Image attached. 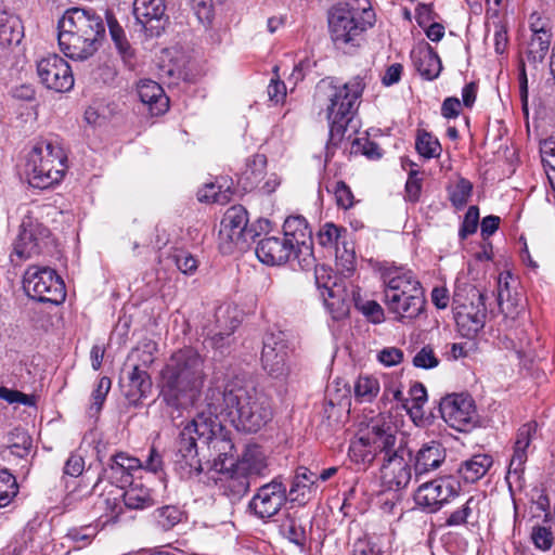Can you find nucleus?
<instances>
[{"instance_id": "e2e57ef3", "label": "nucleus", "mask_w": 555, "mask_h": 555, "mask_svg": "<svg viewBox=\"0 0 555 555\" xmlns=\"http://www.w3.org/2000/svg\"><path fill=\"white\" fill-rule=\"evenodd\" d=\"M328 295L330 299H325L324 301L327 309L332 313L333 319L339 320L346 317L349 311L348 305L344 300L335 298L332 291L328 292Z\"/></svg>"}, {"instance_id": "774afa93", "label": "nucleus", "mask_w": 555, "mask_h": 555, "mask_svg": "<svg viewBox=\"0 0 555 555\" xmlns=\"http://www.w3.org/2000/svg\"><path fill=\"white\" fill-rule=\"evenodd\" d=\"M143 469L153 474H162L164 470V462L160 453L154 448H151L147 459L144 464L142 463Z\"/></svg>"}, {"instance_id": "7c9ffc66", "label": "nucleus", "mask_w": 555, "mask_h": 555, "mask_svg": "<svg viewBox=\"0 0 555 555\" xmlns=\"http://www.w3.org/2000/svg\"><path fill=\"white\" fill-rule=\"evenodd\" d=\"M138 95L152 115L158 116L168 109L169 100L162 86L154 80H141L138 85Z\"/></svg>"}, {"instance_id": "cd10ccee", "label": "nucleus", "mask_w": 555, "mask_h": 555, "mask_svg": "<svg viewBox=\"0 0 555 555\" xmlns=\"http://www.w3.org/2000/svg\"><path fill=\"white\" fill-rule=\"evenodd\" d=\"M411 59L416 72L426 80H435L439 77L442 64L434 49L426 44L411 52Z\"/></svg>"}, {"instance_id": "2f4dec72", "label": "nucleus", "mask_w": 555, "mask_h": 555, "mask_svg": "<svg viewBox=\"0 0 555 555\" xmlns=\"http://www.w3.org/2000/svg\"><path fill=\"white\" fill-rule=\"evenodd\" d=\"M485 501L482 494L470 495L463 504L450 513L446 519V526H475L480 515V505Z\"/></svg>"}, {"instance_id": "bf43d9fd", "label": "nucleus", "mask_w": 555, "mask_h": 555, "mask_svg": "<svg viewBox=\"0 0 555 555\" xmlns=\"http://www.w3.org/2000/svg\"><path fill=\"white\" fill-rule=\"evenodd\" d=\"M190 4L202 24H210L214 16L212 0H189Z\"/></svg>"}, {"instance_id": "dca6fc26", "label": "nucleus", "mask_w": 555, "mask_h": 555, "mask_svg": "<svg viewBox=\"0 0 555 555\" xmlns=\"http://www.w3.org/2000/svg\"><path fill=\"white\" fill-rule=\"evenodd\" d=\"M247 224L248 214L243 206L235 205L225 211L219 230V248L223 254H231L234 247L246 242L248 234L251 235Z\"/></svg>"}, {"instance_id": "4be33fe9", "label": "nucleus", "mask_w": 555, "mask_h": 555, "mask_svg": "<svg viewBox=\"0 0 555 555\" xmlns=\"http://www.w3.org/2000/svg\"><path fill=\"white\" fill-rule=\"evenodd\" d=\"M133 14L149 36H159L166 18L165 0H134Z\"/></svg>"}, {"instance_id": "6ab92c4d", "label": "nucleus", "mask_w": 555, "mask_h": 555, "mask_svg": "<svg viewBox=\"0 0 555 555\" xmlns=\"http://www.w3.org/2000/svg\"><path fill=\"white\" fill-rule=\"evenodd\" d=\"M498 302L506 322H515L525 314L526 301L517 289L511 273H501L498 281Z\"/></svg>"}, {"instance_id": "864d4df0", "label": "nucleus", "mask_w": 555, "mask_h": 555, "mask_svg": "<svg viewBox=\"0 0 555 555\" xmlns=\"http://www.w3.org/2000/svg\"><path fill=\"white\" fill-rule=\"evenodd\" d=\"M553 34L542 31V35H532L529 43V55L533 61L542 62L550 49Z\"/></svg>"}, {"instance_id": "9d476101", "label": "nucleus", "mask_w": 555, "mask_h": 555, "mask_svg": "<svg viewBox=\"0 0 555 555\" xmlns=\"http://www.w3.org/2000/svg\"><path fill=\"white\" fill-rule=\"evenodd\" d=\"M268 468V459L263 449L258 444L245 447L237 460L229 467L223 464L222 472L224 493L232 500L241 499L250 488V480L263 476Z\"/></svg>"}, {"instance_id": "13d9d810", "label": "nucleus", "mask_w": 555, "mask_h": 555, "mask_svg": "<svg viewBox=\"0 0 555 555\" xmlns=\"http://www.w3.org/2000/svg\"><path fill=\"white\" fill-rule=\"evenodd\" d=\"M410 398L403 404L408 410H420L427 401L426 388L421 383H415L409 391Z\"/></svg>"}, {"instance_id": "f03ea898", "label": "nucleus", "mask_w": 555, "mask_h": 555, "mask_svg": "<svg viewBox=\"0 0 555 555\" xmlns=\"http://www.w3.org/2000/svg\"><path fill=\"white\" fill-rule=\"evenodd\" d=\"M205 359L193 348L175 351L159 374V397L175 410L192 406L206 380Z\"/></svg>"}, {"instance_id": "a211bd4d", "label": "nucleus", "mask_w": 555, "mask_h": 555, "mask_svg": "<svg viewBox=\"0 0 555 555\" xmlns=\"http://www.w3.org/2000/svg\"><path fill=\"white\" fill-rule=\"evenodd\" d=\"M263 370L275 379H284L291 373L289 350L282 333H269L263 338L261 352Z\"/></svg>"}, {"instance_id": "ddd939ff", "label": "nucleus", "mask_w": 555, "mask_h": 555, "mask_svg": "<svg viewBox=\"0 0 555 555\" xmlns=\"http://www.w3.org/2000/svg\"><path fill=\"white\" fill-rule=\"evenodd\" d=\"M439 411L443 421L459 431H466L477 418L475 401L468 393H451L442 398Z\"/></svg>"}, {"instance_id": "9b49d317", "label": "nucleus", "mask_w": 555, "mask_h": 555, "mask_svg": "<svg viewBox=\"0 0 555 555\" xmlns=\"http://www.w3.org/2000/svg\"><path fill=\"white\" fill-rule=\"evenodd\" d=\"M24 289L40 302L60 305L66 297L63 280L49 267L30 266L24 274Z\"/></svg>"}, {"instance_id": "09e8293b", "label": "nucleus", "mask_w": 555, "mask_h": 555, "mask_svg": "<svg viewBox=\"0 0 555 555\" xmlns=\"http://www.w3.org/2000/svg\"><path fill=\"white\" fill-rule=\"evenodd\" d=\"M153 516L163 530H170L181 520V512L178 507L166 505L157 508Z\"/></svg>"}, {"instance_id": "49530a36", "label": "nucleus", "mask_w": 555, "mask_h": 555, "mask_svg": "<svg viewBox=\"0 0 555 555\" xmlns=\"http://www.w3.org/2000/svg\"><path fill=\"white\" fill-rule=\"evenodd\" d=\"M197 198L199 202L217 203L224 205L229 203L231 199L230 188H227V190L221 191V186L215 183H209L198 191Z\"/></svg>"}, {"instance_id": "5701e85b", "label": "nucleus", "mask_w": 555, "mask_h": 555, "mask_svg": "<svg viewBox=\"0 0 555 555\" xmlns=\"http://www.w3.org/2000/svg\"><path fill=\"white\" fill-rule=\"evenodd\" d=\"M404 454L405 452H396L380 462V478L389 489H403L411 481L412 468Z\"/></svg>"}, {"instance_id": "4468645a", "label": "nucleus", "mask_w": 555, "mask_h": 555, "mask_svg": "<svg viewBox=\"0 0 555 555\" xmlns=\"http://www.w3.org/2000/svg\"><path fill=\"white\" fill-rule=\"evenodd\" d=\"M286 501V486L275 477L257 489L248 503V511L258 519L267 520L275 516Z\"/></svg>"}, {"instance_id": "0eeeda50", "label": "nucleus", "mask_w": 555, "mask_h": 555, "mask_svg": "<svg viewBox=\"0 0 555 555\" xmlns=\"http://www.w3.org/2000/svg\"><path fill=\"white\" fill-rule=\"evenodd\" d=\"M405 451V443L398 438L396 429L374 421L350 441L348 454L353 463L369 467L376 459L382 462L387 455Z\"/></svg>"}, {"instance_id": "603ef678", "label": "nucleus", "mask_w": 555, "mask_h": 555, "mask_svg": "<svg viewBox=\"0 0 555 555\" xmlns=\"http://www.w3.org/2000/svg\"><path fill=\"white\" fill-rule=\"evenodd\" d=\"M111 386L112 382L108 377L103 376L99 379L95 389L91 393L92 402L89 409L90 415H96L100 413Z\"/></svg>"}, {"instance_id": "58836bf2", "label": "nucleus", "mask_w": 555, "mask_h": 555, "mask_svg": "<svg viewBox=\"0 0 555 555\" xmlns=\"http://www.w3.org/2000/svg\"><path fill=\"white\" fill-rule=\"evenodd\" d=\"M108 30H109L112 41L115 46V49L117 50L118 54L120 55L122 62L128 67H132L133 59H134V50L132 49L131 44L129 43L124 29L116 21L108 20Z\"/></svg>"}, {"instance_id": "4c0bfd02", "label": "nucleus", "mask_w": 555, "mask_h": 555, "mask_svg": "<svg viewBox=\"0 0 555 555\" xmlns=\"http://www.w3.org/2000/svg\"><path fill=\"white\" fill-rule=\"evenodd\" d=\"M267 157L263 154L254 155L247 163V168L243 173V186L245 190H253L266 178Z\"/></svg>"}, {"instance_id": "8fccbe9b", "label": "nucleus", "mask_w": 555, "mask_h": 555, "mask_svg": "<svg viewBox=\"0 0 555 555\" xmlns=\"http://www.w3.org/2000/svg\"><path fill=\"white\" fill-rule=\"evenodd\" d=\"M281 532L296 545H304L306 531L301 524L294 517L287 516L280 526Z\"/></svg>"}, {"instance_id": "6e6552de", "label": "nucleus", "mask_w": 555, "mask_h": 555, "mask_svg": "<svg viewBox=\"0 0 555 555\" xmlns=\"http://www.w3.org/2000/svg\"><path fill=\"white\" fill-rule=\"evenodd\" d=\"M67 157L61 145L49 139L37 141L27 155L25 175L31 186L48 189L65 173Z\"/></svg>"}, {"instance_id": "39448f33", "label": "nucleus", "mask_w": 555, "mask_h": 555, "mask_svg": "<svg viewBox=\"0 0 555 555\" xmlns=\"http://www.w3.org/2000/svg\"><path fill=\"white\" fill-rule=\"evenodd\" d=\"M365 83L360 76H356L348 82L336 86L333 81H322L320 90H324L328 104L326 118L330 125V142L336 145L344 137L348 124L352 120Z\"/></svg>"}, {"instance_id": "338daca9", "label": "nucleus", "mask_w": 555, "mask_h": 555, "mask_svg": "<svg viewBox=\"0 0 555 555\" xmlns=\"http://www.w3.org/2000/svg\"><path fill=\"white\" fill-rule=\"evenodd\" d=\"M377 358L383 364L392 366L399 364L402 361L403 352L399 348L388 347L380 350Z\"/></svg>"}, {"instance_id": "412c9836", "label": "nucleus", "mask_w": 555, "mask_h": 555, "mask_svg": "<svg viewBox=\"0 0 555 555\" xmlns=\"http://www.w3.org/2000/svg\"><path fill=\"white\" fill-rule=\"evenodd\" d=\"M446 459L447 449L442 442L430 440L423 443L411 459L415 478L418 480L436 472L446 463Z\"/></svg>"}, {"instance_id": "c9c22d12", "label": "nucleus", "mask_w": 555, "mask_h": 555, "mask_svg": "<svg viewBox=\"0 0 555 555\" xmlns=\"http://www.w3.org/2000/svg\"><path fill=\"white\" fill-rule=\"evenodd\" d=\"M492 464L490 455L475 454L460 465L457 473L465 482L474 483L487 474Z\"/></svg>"}, {"instance_id": "79ce46f5", "label": "nucleus", "mask_w": 555, "mask_h": 555, "mask_svg": "<svg viewBox=\"0 0 555 555\" xmlns=\"http://www.w3.org/2000/svg\"><path fill=\"white\" fill-rule=\"evenodd\" d=\"M18 493L16 478L8 470H0V508L7 507Z\"/></svg>"}, {"instance_id": "052dcab7", "label": "nucleus", "mask_w": 555, "mask_h": 555, "mask_svg": "<svg viewBox=\"0 0 555 555\" xmlns=\"http://www.w3.org/2000/svg\"><path fill=\"white\" fill-rule=\"evenodd\" d=\"M422 191V178L417 170H411L405 183V198L411 203L420 199Z\"/></svg>"}, {"instance_id": "a18cd8bd", "label": "nucleus", "mask_w": 555, "mask_h": 555, "mask_svg": "<svg viewBox=\"0 0 555 555\" xmlns=\"http://www.w3.org/2000/svg\"><path fill=\"white\" fill-rule=\"evenodd\" d=\"M540 153L547 180L553 192H555V182L552 175V172H555V165L552 162V159L555 157V142L552 140V138L541 141ZM552 194L555 196L554 193Z\"/></svg>"}, {"instance_id": "c756f323", "label": "nucleus", "mask_w": 555, "mask_h": 555, "mask_svg": "<svg viewBox=\"0 0 555 555\" xmlns=\"http://www.w3.org/2000/svg\"><path fill=\"white\" fill-rule=\"evenodd\" d=\"M127 485V488L122 487L121 496L126 508L145 509L157 503L154 491L143 485L141 479L131 480Z\"/></svg>"}, {"instance_id": "f3484780", "label": "nucleus", "mask_w": 555, "mask_h": 555, "mask_svg": "<svg viewBox=\"0 0 555 555\" xmlns=\"http://www.w3.org/2000/svg\"><path fill=\"white\" fill-rule=\"evenodd\" d=\"M37 75L47 89L56 92H67L74 87L69 64L55 53H50L37 61Z\"/></svg>"}, {"instance_id": "c85d7f7f", "label": "nucleus", "mask_w": 555, "mask_h": 555, "mask_svg": "<svg viewBox=\"0 0 555 555\" xmlns=\"http://www.w3.org/2000/svg\"><path fill=\"white\" fill-rule=\"evenodd\" d=\"M283 237L291 241L299 253L306 250L307 255L311 257L310 246L308 245V242H311V230L302 216L286 218L283 224Z\"/></svg>"}, {"instance_id": "393cba45", "label": "nucleus", "mask_w": 555, "mask_h": 555, "mask_svg": "<svg viewBox=\"0 0 555 555\" xmlns=\"http://www.w3.org/2000/svg\"><path fill=\"white\" fill-rule=\"evenodd\" d=\"M122 488L109 486L102 492L93 505L94 516L102 520L103 525L116 522L124 512Z\"/></svg>"}, {"instance_id": "20e7f679", "label": "nucleus", "mask_w": 555, "mask_h": 555, "mask_svg": "<svg viewBox=\"0 0 555 555\" xmlns=\"http://www.w3.org/2000/svg\"><path fill=\"white\" fill-rule=\"evenodd\" d=\"M384 296L388 311L403 324L411 323L424 311V292L411 271L388 272L385 275Z\"/></svg>"}, {"instance_id": "0e129e2a", "label": "nucleus", "mask_w": 555, "mask_h": 555, "mask_svg": "<svg viewBox=\"0 0 555 555\" xmlns=\"http://www.w3.org/2000/svg\"><path fill=\"white\" fill-rule=\"evenodd\" d=\"M532 35H542L543 33L552 34V22L550 18L542 16L538 12H533L529 18Z\"/></svg>"}, {"instance_id": "ea45409f", "label": "nucleus", "mask_w": 555, "mask_h": 555, "mask_svg": "<svg viewBox=\"0 0 555 555\" xmlns=\"http://www.w3.org/2000/svg\"><path fill=\"white\" fill-rule=\"evenodd\" d=\"M415 149L421 156L427 159L439 157L442 151L439 140L426 130H417Z\"/></svg>"}, {"instance_id": "b1692460", "label": "nucleus", "mask_w": 555, "mask_h": 555, "mask_svg": "<svg viewBox=\"0 0 555 555\" xmlns=\"http://www.w3.org/2000/svg\"><path fill=\"white\" fill-rule=\"evenodd\" d=\"M141 467L142 462L138 457L119 452L109 459L103 474L109 480L111 486L122 488L131 481L132 473Z\"/></svg>"}, {"instance_id": "473e14b6", "label": "nucleus", "mask_w": 555, "mask_h": 555, "mask_svg": "<svg viewBox=\"0 0 555 555\" xmlns=\"http://www.w3.org/2000/svg\"><path fill=\"white\" fill-rule=\"evenodd\" d=\"M535 428V423H527L518 429L513 456L508 466V474L518 475L522 472L524 464L527 461V449L530 446Z\"/></svg>"}, {"instance_id": "aec40b11", "label": "nucleus", "mask_w": 555, "mask_h": 555, "mask_svg": "<svg viewBox=\"0 0 555 555\" xmlns=\"http://www.w3.org/2000/svg\"><path fill=\"white\" fill-rule=\"evenodd\" d=\"M299 254L291 241L283 236L263 237L256 247L257 258L268 266H282Z\"/></svg>"}, {"instance_id": "3c124183", "label": "nucleus", "mask_w": 555, "mask_h": 555, "mask_svg": "<svg viewBox=\"0 0 555 555\" xmlns=\"http://www.w3.org/2000/svg\"><path fill=\"white\" fill-rule=\"evenodd\" d=\"M158 346L152 339H143L140 341L137 348L131 352V357L138 359V363L141 366L149 367L155 360V353L157 352Z\"/></svg>"}, {"instance_id": "a878e982", "label": "nucleus", "mask_w": 555, "mask_h": 555, "mask_svg": "<svg viewBox=\"0 0 555 555\" xmlns=\"http://www.w3.org/2000/svg\"><path fill=\"white\" fill-rule=\"evenodd\" d=\"M35 234H39V238L50 236V230L31 218H24L14 244V253L20 258H29L37 254V243H34L37 238H31Z\"/></svg>"}, {"instance_id": "2eb2a0df", "label": "nucleus", "mask_w": 555, "mask_h": 555, "mask_svg": "<svg viewBox=\"0 0 555 555\" xmlns=\"http://www.w3.org/2000/svg\"><path fill=\"white\" fill-rule=\"evenodd\" d=\"M315 240L319 245L335 254L336 260L345 270L353 269L356 254L352 242L348 240L346 228L325 222L320 227Z\"/></svg>"}, {"instance_id": "c03bdc74", "label": "nucleus", "mask_w": 555, "mask_h": 555, "mask_svg": "<svg viewBox=\"0 0 555 555\" xmlns=\"http://www.w3.org/2000/svg\"><path fill=\"white\" fill-rule=\"evenodd\" d=\"M379 391V383L371 376H359L354 384V395L361 402H371Z\"/></svg>"}, {"instance_id": "f8f14e48", "label": "nucleus", "mask_w": 555, "mask_h": 555, "mask_svg": "<svg viewBox=\"0 0 555 555\" xmlns=\"http://www.w3.org/2000/svg\"><path fill=\"white\" fill-rule=\"evenodd\" d=\"M459 493L460 482L453 476L446 475L422 483L414 494V500L423 509L435 513Z\"/></svg>"}, {"instance_id": "e433bc0d", "label": "nucleus", "mask_w": 555, "mask_h": 555, "mask_svg": "<svg viewBox=\"0 0 555 555\" xmlns=\"http://www.w3.org/2000/svg\"><path fill=\"white\" fill-rule=\"evenodd\" d=\"M216 318L218 323L224 321L227 324L224 328H221L209 337V343L212 348L222 351L224 347L229 346L230 336L238 326L240 321L236 317L232 315V311L229 307L225 309L220 308L216 313Z\"/></svg>"}, {"instance_id": "72a5a7b5", "label": "nucleus", "mask_w": 555, "mask_h": 555, "mask_svg": "<svg viewBox=\"0 0 555 555\" xmlns=\"http://www.w3.org/2000/svg\"><path fill=\"white\" fill-rule=\"evenodd\" d=\"M317 475L306 467H299L293 478L289 489L291 500L300 504L311 499L317 492Z\"/></svg>"}, {"instance_id": "7ed1b4c3", "label": "nucleus", "mask_w": 555, "mask_h": 555, "mask_svg": "<svg viewBox=\"0 0 555 555\" xmlns=\"http://www.w3.org/2000/svg\"><path fill=\"white\" fill-rule=\"evenodd\" d=\"M57 28L61 51L76 61L92 56L105 35L102 17L92 9L79 7L67 9L59 20Z\"/></svg>"}, {"instance_id": "423d86ee", "label": "nucleus", "mask_w": 555, "mask_h": 555, "mask_svg": "<svg viewBox=\"0 0 555 555\" xmlns=\"http://www.w3.org/2000/svg\"><path fill=\"white\" fill-rule=\"evenodd\" d=\"M375 23V13L369 0H349L334 7L328 14V28L338 48L359 46L363 34Z\"/></svg>"}, {"instance_id": "69168bd1", "label": "nucleus", "mask_w": 555, "mask_h": 555, "mask_svg": "<svg viewBox=\"0 0 555 555\" xmlns=\"http://www.w3.org/2000/svg\"><path fill=\"white\" fill-rule=\"evenodd\" d=\"M357 146V152H361L370 159H376L382 156L380 149L377 143L370 141L369 139H356L353 146Z\"/></svg>"}, {"instance_id": "f704fd0d", "label": "nucleus", "mask_w": 555, "mask_h": 555, "mask_svg": "<svg viewBox=\"0 0 555 555\" xmlns=\"http://www.w3.org/2000/svg\"><path fill=\"white\" fill-rule=\"evenodd\" d=\"M24 36L21 20L4 11H0V50L5 53L13 46H17Z\"/></svg>"}, {"instance_id": "de8ad7c7", "label": "nucleus", "mask_w": 555, "mask_h": 555, "mask_svg": "<svg viewBox=\"0 0 555 555\" xmlns=\"http://www.w3.org/2000/svg\"><path fill=\"white\" fill-rule=\"evenodd\" d=\"M384 550L380 539L364 535L356 540L352 546V555H383Z\"/></svg>"}, {"instance_id": "37998d69", "label": "nucleus", "mask_w": 555, "mask_h": 555, "mask_svg": "<svg viewBox=\"0 0 555 555\" xmlns=\"http://www.w3.org/2000/svg\"><path fill=\"white\" fill-rule=\"evenodd\" d=\"M8 448L10 453L20 459L27 456L33 446L30 436L25 430L18 428L10 434Z\"/></svg>"}, {"instance_id": "bb28decb", "label": "nucleus", "mask_w": 555, "mask_h": 555, "mask_svg": "<svg viewBox=\"0 0 555 555\" xmlns=\"http://www.w3.org/2000/svg\"><path fill=\"white\" fill-rule=\"evenodd\" d=\"M125 397L130 405L138 406L151 393L152 379L146 370L133 364L128 372L127 383L122 386Z\"/></svg>"}, {"instance_id": "5fc2aeb1", "label": "nucleus", "mask_w": 555, "mask_h": 555, "mask_svg": "<svg viewBox=\"0 0 555 555\" xmlns=\"http://www.w3.org/2000/svg\"><path fill=\"white\" fill-rule=\"evenodd\" d=\"M531 539L534 546L542 551H548L554 542L551 527L535 526L532 528Z\"/></svg>"}, {"instance_id": "f257e3e1", "label": "nucleus", "mask_w": 555, "mask_h": 555, "mask_svg": "<svg viewBox=\"0 0 555 555\" xmlns=\"http://www.w3.org/2000/svg\"><path fill=\"white\" fill-rule=\"evenodd\" d=\"M229 420L237 430L257 433L273 418L270 399L253 385L238 379L214 383L206 391L204 409L179 433L175 444V469L182 479L198 477L203 470L197 440L209 441L219 418Z\"/></svg>"}, {"instance_id": "1a4fd4ad", "label": "nucleus", "mask_w": 555, "mask_h": 555, "mask_svg": "<svg viewBox=\"0 0 555 555\" xmlns=\"http://www.w3.org/2000/svg\"><path fill=\"white\" fill-rule=\"evenodd\" d=\"M486 295L466 275L457 276L452 298L454 320L463 337L474 338L487 320Z\"/></svg>"}, {"instance_id": "a19ab883", "label": "nucleus", "mask_w": 555, "mask_h": 555, "mask_svg": "<svg viewBox=\"0 0 555 555\" xmlns=\"http://www.w3.org/2000/svg\"><path fill=\"white\" fill-rule=\"evenodd\" d=\"M473 184L465 178H459L457 181L448 188V195L451 204L461 209L468 203L472 196Z\"/></svg>"}, {"instance_id": "4d7b16f0", "label": "nucleus", "mask_w": 555, "mask_h": 555, "mask_svg": "<svg viewBox=\"0 0 555 555\" xmlns=\"http://www.w3.org/2000/svg\"><path fill=\"white\" fill-rule=\"evenodd\" d=\"M479 222V209L477 206H470L464 216L463 223L460 228L459 235L462 240L477 231Z\"/></svg>"}, {"instance_id": "680f3d73", "label": "nucleus", "mask_w": 555, "mask_h": 555, "mask_svg": "<svg viewBox=\"0 0 555 555\" xmlns=\"http://www.w3.org/2000/svg\"><path fill=\"white\" fill-rule=\"evenodd\" d=\"M338 207L349 209L353 205V195L350 188L344 181H337L333 189Z\"/></svg>"}, {"instance_id": "6e6d98bb", "label": "nucleus", "mask_w": 555, "mask_h": 555, "mask_svg": "<svg viewBox=\"0 0 555 555\" xmlns=\"http://www.w3.org/2000/svg\"><path fill=\"white\" fill-rule=\"evenodd\" d=\"M439 359L430 346H424L413 358V365L420 369H434L438 366Z\"/></svg>"}]
</instances>
